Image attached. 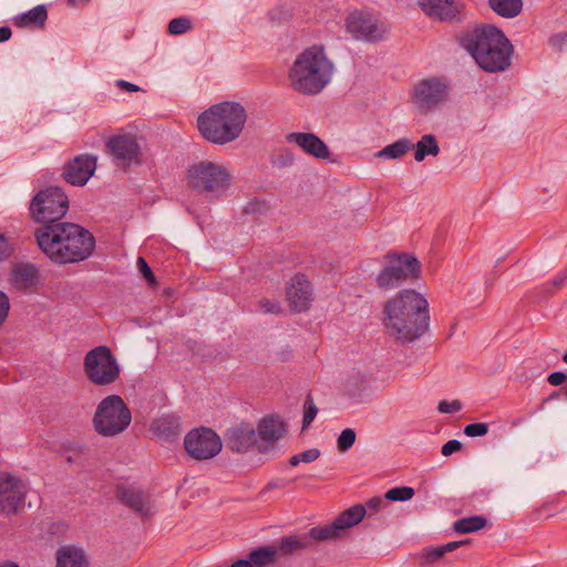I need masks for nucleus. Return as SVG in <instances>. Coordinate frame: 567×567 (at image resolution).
Listing matches in <instances>:
<instances>
[{
  "label": "nucleus",
  "instance_id": "1",
  "mask_svg": "<svg viewBox=\"0 0 567 567\" xmlns=\"http://www.w3.org/2000/svg\"><path fill=\"white\" fill-rule=\"evenodd\" d=\"M382 323L393 340L408 343L424 336L431 323V302L425 291L404 288L382 306Z\"/></svg>",
  "mask_w": 567,
  "mask_h": 567
},
{
  "label": "nucleus",
  "instance_id": "2",
  "mask_svg": "<svg viewBox=\"0 0 567 567\" xmlns=\"http://www.w3.org/2000/svg\"><path fill=\"white\" fill-rule=\"evenodd\" d=\"M34 236L40 250L55 264L85 260L95 248L93 235L74 223L49 224L38 228Z\"/></svg>",
  "mask_w": 567,
  "mask_h": 567
},
{
  "label": "nucleus",
  "instance_id": "3",
  "mask_svg": "<svg viewBox=\"0 0 567 567\" xmlns=\"http://www.w3.org/2000/svg\"><path fill=\"white\" fill-rule=\"evenodd\" d=\"M461 43L485 72H502L511 65L514 48L494 25L473 29L462 38Z\"/></svg>",
  "mask_w": 567,
  "mask_h": 567
},
{
  "label": "nucleus",
  "instance_id": "4",
  "mask_svg": "<svg viewBox=\"0 0 567 567\" xmlns=\"http://www.w3.org/2000/svg\"><path fill=\"white\" fill-rule=\"evenodd\" d=\"M334 71V64L324 48L312 45L296 56L288 71V81L296 92L313 96L331 83Z\"/></svg>",
  "mask_w": 567,
  "mask_h": 567
},
{
  "label": "nucleus",
  "instance_id": "5",
  "mask_svg": "<svg viewBox=\"0 0 567 567\" xmlns=\"http://www.w3.org/2000/svg\"><path fill=\"white\" fill-rule=\"evenodd\" d=\"M288 432L287 422L279 414H266L256 425L240 423L233 427L228 434L231 450L246 453L256 450L259 453H269L275 450Z\"/></svg>",
  "mask_w": 567,
  "mask_h": 567
},
{
  "label": "nucleus",
  "instance_id": "6",
  "mask_svg": "<svg viewBox=\"0 0 567 567\" xmlns=\"http://www.w3.org/2000/svg\"><path fill=\"white\" fill-rule=\"evenodd\" d=\"M245 121L244 109H206L198 116L197 127L207 141L225 144L238 137Z\"/></svg>",
  "mask_w": 567,
  "mask_h": 567
},
{
  "label": "nucleus",
  "instance_id": "7",
  "mask_svg": "<svg viewBox=\"0 0 567 567\" xmlns=\"http://www.w3.org/2000/svg\"><path fill=\"white\" fill-rule=\"evenodd\" d=\"M132 422V412L118 394H109L97 404L92 416L93 430L103 437H115L125 432Z\"/></svg>",
  "mask_w": 567,
  "mask_h": 567
},
{
  "label": "nucleus",
  "instance_id": "8",
  "mask_svg": "<svg viewBox=\"0 0 567 567\" xmlns=\"http://www.w3.org/2000/svg\"><path fill=\"white\" fill-rule=\"evenodd\" d=\"M83 374L95 386H107L121 377L117 358L106 346H97L83 357Z\"/></svg>",
  "mask_w": 567,
  "mask_h": 567
},
{
  "label": "nucleus",
  "instance_id": "9",
  "mask_svg": "<svg viewBox=\"0 0 567 567\" xmlns=\"http://www.w3.org/2000/svg\"><path fill=\"white\" fill-rule=\"evenodd\" d=\"M185 181L197 192L220 195L230 185L231 174L219 163L200 161L187 168Z\"/></svg>",
  "mask_w": 567,
  "mask_h": 567
},
{
  "label": "nucleus",
  "instance_id": "10",
  "mask_svg": "<svg viewBox=\"0 0 567 567\" xmlns=\"http://www.w3.org/2000/svg\"><path fill=\"white\" fill-rule=\"evenodd\" d=\"M421 274V262L414 255L390 252L386 255L384 266L375 281L379 288L391 289L401 281L419 279Z\"/></svg>",
  "mask_w": 567,
  "mask_h": 567
},
{
  "label": "nucleus",
  "instance_id": "11",
  "mask_svg": "<svg viewBox=\"0 0 567 567\" xmlns=\"http://www.w3.org/2000/svg\"><path fill=\"white\" fill-rule=\"evenodd\" d=\"M69 210V198L60 187H44L32 197L29 206L30 216L38 223L55 221L63 218Z\"/></svg>",
  "mask_w": 567,
  "mask_h": 567
},
{
  "label": "nucleus",
  "instance_id": "12",
  "mask_svg": "<svg viewBox=\"0 0 567 567\" xmlns=\"http://www.w3.org/2000/svg\"><path fill=\"white\" fill-rule=\"evenodd\" d=\"M29 488L24 478L16 473H0V512L13 516L24 511Z\"/></svg>",
  "mask_w": 567,
  "mask_h": 567
},
{
  "label": "nucleus",
  "instance_id": "13",
  "mask_svg": "<svg viewBox=\"0 0 567 567\" xmlns=\"http://www.w3.org/2000/svg\"><path fill=\"white\" fill-rule=\"evenodd\" d=\"M365 515L367 511L363 505H353L341 512L332 522L311 528L309 535L319 542L338 539L344 536L349 529L359 525Z\"/></svg>",
  "mask_w": 567,
  "mask_h": 567
},
{
  "label": "nucleus",
  "instance_id": "14",
  "mask_svg": "<svg viewBox=\"0 0 567 567\" xmlns=\"http://www.w3.org/2000/svg\"><path fill=\"white\" fill-rule=\"evenodd\" d=\"M184 449L194 460L206 461L218 455L223 449L220 436L209 427H195L184 437Z\"/></svg>",
  "mask_w": 567,
  "mask_h": 567
},
{
  "label": "nucleus",
  "instance_id": "15",
  "mask_svg": "<svg viewBox=\"0 0 567 567\" xmlns=\"http://www.w3.org/2000/svg\"><path fill=\"white\" fill-rule=\"evenodd\" d=\"M285 300L295 312H305L315 301V288L309 276L296 272L285 282Z\"/></svg>",
  "mask_w": 567,
  "mask_h": 567
},
{
  "label": "nucleus",
  "instance_id": "16",
  "mask_svg": "<svg viewBox=\"0 0 567 567\" xmlns=\"http://www.w3.org/2000/svg\"><path fill=\"white\" fill-rule=\"evenodd\" d=\"M346 28L354 39L367 42L381 41L388 32L384 23L360 11L352 12L348 16Z\"/></svg>",
  "mask_w": 567,
  "mask_h": 567
},
{
  "label": "nucleus",
  "instance_id": "17",
  "mask_svg": "<svg viewBox=\"0 0 567 567\" xmlns=\"http://www.w3.org/2000/svg\"><path fill=\"white\" fill-rule=\"evenodd\" d=\"M111 154L124 165L138 164L142 159V138L132 132H121L107 143Z\"/></svg>",
  "mask_w": 567,
  "mask_h": 567
},
{
  "label": "nucleus",
  "instance_id": "18",
  "mask_svg": "<svg viewBox=\"0 0 567 567\" xmlns=\"http://www.w3.org/2000/svg\"><path fill=\"white\" fill-rule=\"evenodd\" d=\"M450 86L439 78L424 79L417 82L412 91V100L422 106H435L449 101Z\"/></svg>",
  "mask_w": 567,
  "mask_h": 567
},
{
  "label": "nucleus",
  "instance_id": "19",
  "mask_svg": "<svg viewBox=\"0 0 567 567\" xmlns=\"http://www.w3.org/2000/svg\"><path fill=\"white\" fill-rule=\"evenodd\" d=\"M40 279V270L33 262L19 260L10 265L8 282L13 290L33 291L39 286Z\"/></svg>",
  "mask_w": 567,
  "mask_h": 567
},
{
  "label": "nucleus",
  "instance_id": "20",
  "mask_svg": "<svg viewBox=\"0 0 567 567\" xmlns=\"http://www.w3.org/2000/svg\"><path fill=\"white\" fill-rule=\"evenodd\" d=\"M116 498L141 516H152L156 512L152 497L133 486H120L116 489Z\"/></svg>",
  "mask_w": 567,
  "mask_h": 567
},
{
  "label": "nucleus",
  "instance_id": "21",
  "mask_svg": "<svg viewBox=\"0 0 567 567\" xmlns=\"http://www.w3.org/2000/svg\"><path fill=\"white\" fill-rule=\"evenodd\" d=\"M96 169V158L89 155H80L65 164L64 179L74 186H84Z\"/></svg>",
  "mask_w": 567,
  "mask_h": 567
},
{
  "label": "nucleus",
  "instance_id": "22",
  "mask_svg": "<svg viewBox=\"0 0 567 567\" xmlns=\"http://www.w3.org/2000/svg\"><path fill=\"white\" fill-rule=\"evenodd\" d=\"M55 567H89L90 561L85 550L74 544H64L55 550Z\"/></svg>",
  "mask_w": 567,
  "mask_h": 567
},
{
  "label": "nucleus",
  "instance_id": "23",
  "mask_svg": "<svg viewBox=\"0 0 567 567\" xmlns=\"http://www.w3.org/2000/svg\"><path fill=\"white\" fill-rule=\"evenodd\" d=\"M290 143L298 145L307 154L319 158L328 159L330 151L318 136L310 133H292L288 136Z\"/></svg>",
  "mask_w": 567,
  "mask_h": 567
},
{
  "label": "nucleus",
  "instance_id": "24",
  "mask_svg": "<svg viewBox=\"0 0 567 567\" xmlns=\"http://www.w3.org/2000/svg\"><path fill=\"white\" fill-rule=\"evenodd\" d=\"M419 4L424 13L441 21L452 20L456 16L453 0H419Z\"/></svg>",
  "mask_w": 567,
  "mask_h": 567
},
{
  "label": "nucleus",
  "instance_id": "25",
  "mask_svg": "<svg viewBox=\"0 0 567 567\" xmlns=\"http://www.w3.org/2000/svg\"><path fill=\"white\" fill-rule=\"evenodd\" d=\"M466 540L450 542L441 546H426L417 553L419 563L423 566H431L439 563L445 554L451 553L465 545Z\"/></svg>",
  "mask_w": 567,
  "mask_h": 567
},
{
  "label": "nucleus",
  "instance_id": "26",
  "mask_svg": "<svg viewBox=\"0 0 567 567\" xmlns=\"http://www.w3.org/2000/svg\"><path fill=\"white\" fill-rule=\"evenodd\" d=\"M48 19L45 6L39 4L31 10L14 17L13 22L19 28L43 27Z\"/></svg>",
  "mask_w": 567,
  "mask_h": 567
},
{
  "label": "nucleus",
  "instance_id": "27",
  "mask_svg": "<svg viewBox=\"0 0 567 567\" xmlns=\"http://www.w3.org/2000/svg\"><path fill=\"white\" fill-rule=\"evenodd\" d=\"M488 6L503 18H515L523 9V0H488Z\"/></svg>",
  "mask_w": 567,
  "mask_h": 567
},
{
  "label": "nucleus",
  "instance_id": "28",
  "mask_svg": "<svg viewBox=\"0 0 567 567\" xmlns=\"http://www.w3.org/2000/svg\"><path fill=\"white\" fill-rule=\"evenodd\" d=\"M414 159L422 162L426 156L435 157L440 147L436 138L433 135H423L414 146Z\"/></svg>",
  "mask_w": 567,
  "mask_h": 567
},
{
  "label": "nucleus",
  "instance_id": "29",
  "mask_svg": "<svg viewBox=\"0 0 567 567\" xmlns=\"http://www.w3.org/2000/svg\"><path fill=\"white\" fill-rule=\"evenodd\" d=\"M411 144L406 140L396 141L374 154L377 158L381 159H398L401 158L410 150Z\"/></svg>",
  "mask_w": 567,
  "mask_h": 567
},
{
  "label": "nucleus",
  "instance_id": "30",
  "mask_svg": "<svg viewBox=\"0 0 567 567\" xmlns=\"http://www.w3.org/2000/svg\"><path fill=\"white\" fill-rule=\"evenodd\" d=\"M485 524V519L481 516L466 517L456 520L454 523V529L461 534L473 533L482 529Z\"/></svg>",
  "mask_w": 567,
  "mask_h": 567
},
{
  "label": "nucleus",
  "instance_id": "31",
  "mask_svg": "<svg viewBox=\"0 0 567 567\" xmlns=\"http://www.w3.org/2000/svg\"><path fill=\"white\" fill-rule=\"evenodd\" d=\"M278 556L275 547H262L250 554L251 564L258 567L272 563Z\"/></svg>",
  "mask_w": 567,
  "mask_h": 567
},
{
  "label": "nucleus",
  "instance_id": "32",
  "mask_svg": "<svg viewBox=\"0 0 567 567\" xmlns=\"http://www.w3.org/2000/svg\"><path fill=\"white\" fill-rule=\"evenodd\" d=\"M16 251V241L13 236L0 228V262L8 260L11 256H13Z\"/></svg>",
  "mask_w": 567,
  "mask_h": 567
},
{
  "label": "nucleus",
  "instance_id": "33",
  "mask_svg": "<svg viewBox=\"0 0 567 567\" xmlns=\"http://www.w3.org/2000/svg\"><path fill=\"white\" fill-rule=\"evenodd\" d=\"M152 430L158 435L169 436L177 430V422L174 417L163 416L153 422Z\"/></svg>",
  "mask_w": 567,
  "mask_h": 567
},
{
  "label": "nucleus",
  "instance_id": "34",
  "mask_svg": "<svg viewBox=\"0 0 567 567\" xmlns=\"http://www.w3.org/2000/svg\"><path fill=\"white\" fill-rule=\"evenodd\" d=\"M321 455V451L319 449L312 447L300 453L295 454L290 458V465L296 466L301 463L309 464L317 461Z\"/></svg>",
  "mask_w": 567,
  "mask_h": 567
},
{
  "label": "nucleus",
  "instance_id": "35",
  "mask_svg": "<svg viewBox=\"0 0 567 567\" xmlns=\"http://www.w3.org/2000/svg\"><path fill=\"white\" fill-rule=\"evenodd\" d=\"M384 496L392 502H405L414 496V489L408 486L394 487L386 491Z\"/></svg>",
  "mask_w": 567,
  "mask_h": 567
},
{
  "label": "nucleus",
  "instance_id": "36",
  "mask_svg": "<svg viewBox=\"0 0 567 567\" xmlns=\"http://www.w3.org/2000/svg\"><path fill=\"white\" fill-rule=\"evenodd\" d=\"M357 440V434L352 429H344L337 439V449L340 453L350 450Z\"/></svg>",
  "mask_w": 567,
  "mask_h": 567
},
{
  "label": "nucleus",
  "instance_id": "37",
  "mask_svg": "<svg viewBox=\"0 0 567 567\" xmlns=\"http://www.w3.org/2000/svg\"><path fill=\"white\" fill-rule=\"evenodd\" d=\"M192 29V22L189 19L179 17L169 21L167 31L173 35H181Z\"/></svg>",
  "mask_w": 567,
  "mask_h": 567
},
{
  "label": "nucleus",
  "instance_id": "38",
  "mask_svg": "<svg viewBox=\"0 0 567 567\" xmlns=\"http://www.w3.org/2000/svg\"><path fill=\"white\" fill-rule=\"evenodd\" d=\"M463 409L460 400H442L437 404V411L442 414H455Z\"/></svg>",
  "mask_w": 567,
  "mask_h": 567
},
{
  "label": "nucleus",
  "instance_id": "39",
  "mask_svg": "<svg viewBox=\"0 0 567 567\" xmlns=\"http://www.w3.org/2000/svg\"><path fill=\"white\" fill-rule=\"evenodd\" d=\"M137 267L145 281L152 287L156 286V279L147 262L143 258L137 259Z\"/></svg>",
  "mask_w": 567,
  "mask_h": 567
},
{
  "label": "nucleus",
  "instance_id": "40",
  "mask_svg": "<svg viewBox=\"0 0 567 567\" xmlns=\"http://www.w3.org/2000/svg\"><path fill=\"white\" fill-rule=\"evenodd\" d=\"M487 432L488 427L485 423H472L464 427V433L471 437L483 436Z\"/></svg>",
  "mask_w": 567,
  "mask_h": 567
},
{
  "label": "nucleus",
  "instance_id": "41",
  "mask_svg": "<svg viewBox=\"0 0 567 567\" xmlns=\"http://www.w3.org/2000/svg\"><path fill=\"white\" fill-rule=\"evenodd\" d=\"M10 311V298L0 289V327L6 322Z\"/></svg>",
  "mask_w": 567,
  "mask_h": 567
},
{
  "label": "nucleus",
  "instance_id": "42",
  "mask_svg": "<svg viewBox=\"0 0 567 567\" xmlns=\"http://www.w3.org/2000/svg\"><path fill=\"white\" fill-rule=\"evenodd\" d=\"M317 412H318V410H317L316 405L313 404V402L309 401L305 404L303 419H302L303 427H307L308 425H310V423L315 420Z\"/></svg>",
  "mask_w": 567,
  "mask_h": 567
},
{
  "label": "nucleus",
  "instance_id": "43",
  "mask_svg": "<svg viewBox=\"0 0 567 567\" xmlns=\"http://www.w3.org/2000/svg\"><path fill=\"white\" fill-rule=\"evenodd\" d=\"M301 547V543L295 537H288L282 539L280 545L281 553H291Z\"/></svg>",
  "mask_w": 567,
  "mask_h": 567
},
{
  "label": "nucleus",
  "instance_id": "44",
  "mask_svg": "<svg viewBox=\"0 0 567 567\" xmlns=\"http://www.w3.org/2000/svg\"><path fill=\"white\" fill-rule=\"evenodd\" d=\"M461 449H462V444L460 441L451 440L442 446V454L444 456H450L453 453L458 452Z\"/></svg>",
  "mask_w": 567,
  "mask_h": 567
},
{
  "label": "nucleus",
  "instance_id": "45",
  "mask_svg": "<svg viewBox=\"0 0 567 567\" xmlns=\"http://www.w3.org/2000/svg\"><path fill=\"white\" fill-rule=\"evenodd\" d=\"M116 86L120 87L121 90L128 92V93L137 92L141 90L140 86H137L131 82L124 81V80L116 81Z\"/></svg>",
  "mask_w": 567,
  "mask_h": 567
},
{
  "label": "nucleus",
  "instance_id": "46",
  "mask_svg": "<svg viewBox=\"0 0 567 567\" xmlns=\"http://www.w3.org/2000/svg\"><path fill=\"white\" fill-rule=\"evenodd\" d=\"M566 380V375L563 372H555L548 377V382L551 385H559Z\"/></svg>",
  "mask_w": 567,
  "mask_h": 567
},
{
  "label": "nucleus",
  "instance_id": "47",
  "mask_svg": "<svg viewBox=\"0 0 567 567\" xmlns=\"http://www.w3.org/2000/svg\"><path fill=\"white\" fill-rule=\"evenodd\" d=\"M382 499L380 497H372L367 502V506L374 511H380L382 508Z\"/></svg>",
  "mask_w": 567,
  "mask_h": 567
},
{
  "label": "nucleus",
  "instance_id": "48",
  "mask_svg": "<svg viewBox=\"0 0 567 567\" xmlns=\"http://www.w3.org/2000/svg\"><path fill=\"white\" fill-rule=\"evenodd\" d=\"M11 29L9 27H0V43L11 38Z\"/></svg>",
  "mask_w": 567,
  "mask_h": 567
},
{
  "label": "nucleus",
  "instance_id": "49",
  "mask_svg": "<svg viewBox=\"0 0 567 567\" xmlns=\"http://www.w3.org/2000/svg\"><path fill=\"white\" fill-rule=\"evenodd\" d=\"M230 567H252V564L249 560H238L234 563Z\"/></svg>",
  "mask_w": 567,
  "mask_h": 567
},
{
  "label": "nucleus",
  "instance_id": "50",
  "mask_svg": "<svg viewBox=\"0 0 567 567\" xmlns=\"http://www.w3.org/2000/svg\"><path fill=\"white\" fill-rule=\"evenodd\" d=\"M214 106H226V107H229V106H240L238 102H234V101H224V102H220V103H217L215 104Z\"/></svg>",
  "mask_w": 567,
  "mask_h": 567
},
{
  "label": "nucleus",
  "instance_id": "51",
  "mask_svg": "<svg viewBox=\"0 0 567 567\" xmlns=\"http://www.w3.org/2000/svg\"><path fill=\"white\" fill-rule=\"evenodd\" d=\"M0 567H20V566L12 560H4V561H0Z\"/></svg>",
  "mask_w": 567,
  "mask_h": 567
},
{
  "label": "nucleus",
  "instance_id": "52",
  "mask_svg": "<svg viewBox=\"0 0 567 567\" xmlns=\"http://www.w3.org/2000/svg\"><path fill=\"white\" fill-rule=\"evenodd\" d=\"M565 39H566V35H560V34H558V35H555V37H553V38H551V43H553V44H556V43H558V42L560 43V42H563Z\"/></svg>",
  "mask_w": 567,
  "mask_h": 567
},
{
  "label": "nucleus",
  "instance_id": "53",
  "mask_svg": "<svg viewBox=\"0 0 567 567\" xmlns=\"http://www.w3.org/2000/svg\"><path fill=\"white\" fill-rule=\"evenodd\" d=\"M564 361L567 363V353L564 355Z\"/></svg>",
  "mask_w": 567,
  "mask_h": 567
}]
</instances>
